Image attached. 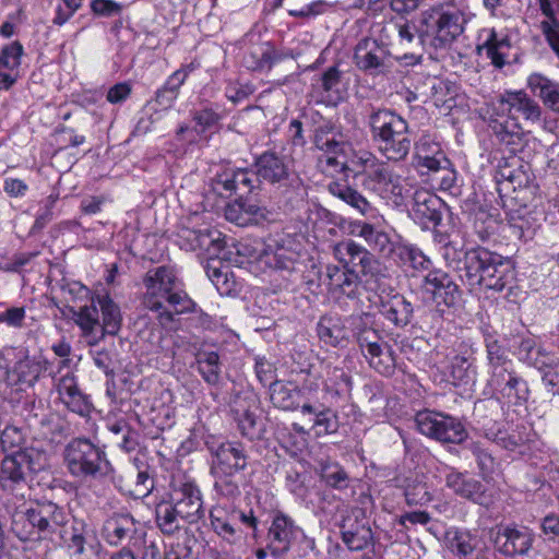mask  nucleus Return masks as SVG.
Returning <instances> with one entry per match:
<instances>
[{"instance_id":"1","label":"nucleus","mask_w":559,"mask_h":559,"mask_svg":"<svg viewBox=\"0 0 559 559\" xmlns=\"http://www.w3.org/2000/svg\"><path fill=\"white\" fill-rule=\"evenodd\" d=\"M143 284V306L156 313V320L163 328L170 326L176 314L195 311V302L183 289V284L173 266L162 265L148 270Z\"/></svg>"},{"instance_id":"2","label":"nucleus","mask_w":559,"mask_h":559,"mask_svg":"<svg viewBox=\"0 0 559 559\" xmlns=\"http://www.w3.org/2000/svg\"><path fill=\"white\" fill-rule=\"evenodd\" d=\"M205 515L203 495L194 479L174 476L167 497L155 506V522L164 535H174L185 524H195Z\"/></svg>"},{"instance_id":"3","label":"nucleus","mask_w":559,"mask_h":559,"mask_svg":"<svg viewBox=\"0 0 559 559\" xmlns=\"http://www.w3.org/2000/svg\"><path fill=\"white\" fill-rule=\"evenodd\" d=\"M333 254L342 265H328L325 273L330 290L337 297L356 299L361 292L358 274L349 265H360L365 275L373 274L377 263L372 253L355 241L348 239L333 247Z\"/></svg>"},{"instance_id":"4","label":"nucleus","mask_w":559,"mask_h":559,"mask_svg":"<svg viewBox=\"0 0 559 559\" xmlns=\"http://www.w3.org/2000/svg\"><path fill=\"white\" fill-rule=\"evenodd\" d=\"M67 522L68 514L51 501L23 503L11 514V531L21 540H55V534H60Z\"/></svg>"},{"instance_id":"5","label":"nucleus","mask_w":559,"mask_h":559,"mask_svg":"<svg viewBox=\"0 0 559 559\" xmlns=\"http://www.w3.org/2000/svg\"><path fill=\"white\" fill-rule=\"evenodd\" d=\"M350 163L356 168L355 177L361 178L364 190L383 200L400 203L403 194L402 178L386 162L361 150L354 153Z\"/></svg>"},{"instance_id":"6","label":"nucleus","mask_w":559,"mask_h":559,"mask_svg":"<svg viewBox=\"0 0 559 559\" xmlns=\"http://www.w3.org/2000/svg\"><path fill=\"white\" fill-rule=\"evenodd\" d=\"M369 127L380 153L388 160L401 162L406 158L412 141L405 119L392 110L377 109L369 116Z\"/></svg>"},{"instance_id":"7","label":"nucleus","mask_w":559,"mask_h":559,"mask_svg":"<svg viewBox=\"0 0 559 559\" xmlns=\"http://www.w3.org/2000/svg\"><path fill=\"white\" fill-rule=\"evenodd\" d=\"M493 110L501 119L493 120L492 129L503 140L506 135L516 134L522 129L520 120L537 123L542 118V108L524 91H506L497 97Z\"/></svg>"},{"instance_id":"8","label":"nucleus","mask_w":559,"mask_h":559,"mask_svg":"<svg viewBox=\"0 0 559 559\" xmlns=\"http://www.w3.org/2000/svg\"><path fill=\"white\" fill-rule=\"evenodd\" d=\"M474 16L466 0H448L437 3L423 13V23L440 46L452 44Z\"/></svg>"},{"instance_id":"9","label":"nucleus","mask_w":559,"mask_h":559,"mask_svg":"<svg viewBox=\"0 0 559 559\" xmlns=\"http://www.w3.org/2000/svg\"><path fill=\"white\" fill-rule=\"evenodd\" d=\"M64 462L70 474L82 479H98L112 471L105 451L85 438L69 442L64 450Z\"/></svg>"},{"instance_id":"10","label":"nucleus","mask_w":559,"mask_h":559,"mask_svg":"<svg viewBox=\"0 0 559 559\" xmlns=\"http://www.w3.org/2000/svg\"><path fill=\"white\" fill-rule=\"evenodd\" d=\"M415 423L420 433L441 443L460 444L468 437L467 430L460 419L442 413L419 412L415 417Z\"/></svg>"},{"instance_id":"11","label":"nucleus","mask_w":559,"mask_h":559,"mask_svg":"<svg viewBox=\"0 0 559 559\" xmlns=\"http://www.w3.org/2000/svg\"><path fill=\"white\" fill-rule=\"evenodd\" d=\"M44 460L45 454L35 448L7 454L0 464V486L5 490H12L24 484L26 472L39 471Z\"/></svg>"},{"instance_id":"12","label":"nucleus","mask_w":559,"mask_h":559,"mask_svg":"<svg viewBox=\"0 0 559 559\" xmlns=\"http://www.w3.org/2000/svg\"><path fill=\"white\" fill-rule=\"evenodd\" d=\"M337 526L342 540L352 551L367 548L373 540V533L368 521L360 516V511L345 507L340 510Z\"/></svg>"},{"instance_id":"13","label":"nucleus","mask_w":559,"mask_h":559,"mask_svg":"<svg viewBox=\"0 0 559 559\" xmlns=\"http://www.w3.org/2000/svg\"><path fill=\"white\" fill-rule=\"evenodd\" d=\"M354 62L359 70L370 75H380L389 71L391 56L383 43L365 37L355 47Z\"/></svg>"},{"instance_id":"14","label":"nucleus","mask_w":559,"mask_h":559,"mask_svg":"<svg viewBox=\"0 0 559 559\" xmlns=\"http://www.w3.org/2000/svg\"><path fill=\"white\" fill-rule=\"evenodd\" d=\"M424 284L426 292L431 295L437 308H454L462 299L460 286L449 273L441 269L429 271L424 277Z\"/></svg>"},{"instance_id":"15","label":"nucleus","mask_w":559,"mask_h":559,"mask_svg":"<svg viewBox=\"0 0 559 559\" xmlns=\"http://www.w3.org/2000/svg\"><path fill=\"white\" fill-rule=\"evenodd\" d=\"M213 456V471L217 474H237L248 466V455L239 442L225 441L209 445Z\"/></svg>"},{"instance_id":"16","label":"nucleus","mask_w":559,"mask_h":559,"mask_svg":"<svg viewBox=\"0 0 559 559\" xmlns=\"http://www.w3.org/2000/svg\"><path fill=\"white\" fill-rule=\"evenodd\" d=\"M302 535V530L295 521L283 514H276L267 532V548L275 557H281L289 551L293 545Z\"/></svg>"},{"instance_id":"17","label":"nucleus","mask_w":559,"mask_h":559,"mask_svg":"<svg viewBox=\"0 0 559 559\" xmlns=\"http://www.w3.org/2000/svg\"><path fill=\"white\" fill-rule=\"evenodd\" d=\"M535 535L526 526L507 525L497 531L493 543L504 556H524L533 546Z\"/></svg>"},{"instance_id":"18","label":"nucleus","mask_w":559,"mask_h":559,"mask_svg":"<svg viewBox=\"0 0 559 559\" xmlns=\"http://www.w3.org/2000/svg\"><path fill=\"white\" fill-rule=\"evenodd\" d=\"M489 374L488 385L496 394L514 404L527 400V383L516 374L513 364Z\"/></svg>"},{"instance_id":"19","label":"nucleus","mask_w":559,"mask_h":559,"mask_svg":"<svg viewBox=\"0 0 559 559\" xmlns=\"http://www.w3.org/2000/svg\"><path fill=\"white\" fill-rule=\"evenodd\" d=\"M318 378L322 380L323 390L334 396L349 393L352 377L344 369L338 358H323L317 367Z\"/></svg>"},{"instance_id":"20","label":"nucleus","mask_w":559,"mask_h":559,"mask_svg":"<svg viewBox=\"0 0 559 559\" xmlns=\"http://www.w3.org/2000/svg\"><path fill=\"white\" fill-rule=\"evenodd\" d=\"M69 312L75 324L81 329L82 336L90 345H95L103 340V329L100 328L96 299L92 298L88 305L78 308L70 307Z\"/></svg>"},{"instance_id":"21","label":"nucleus","mask_w":559,"mask_h":559,"mask_svg":"<svg viewBox=\"0 0 559 559\" xmlns=\"http://www.w3.org/2000/svg\"><path fill=\"white\" fill-rule=\"evenodd\" d=\"M211 526L213 531L229 544H236L241 539V532L237 527L238 512L230 506L216 503L210 511Z\"/></svg>"},{"instance_id":"22","label":"nucleus","mask_w":559,"mask_h":559,"mask_svg":"<svg viewBox=\"0 0 559 559\" xmlns=\"http://www.w3.org/2000/svg\"><path fill=\"white\" fill-rule=\"evenodd\" d=\"M255 178V174L248 169H225L216 176L214 189L228 197L243 195L253 190Z\"/></svg>"},{"instance_id":"23","label":"nucleus","mask_w":559,"mask_h":559,"mask_svg":"<svg viewBox=\"0 0 559 559\" xmlns=\"http://www.w3.org/2000/svg\"><path fill=\"white\" fill-rule=\"evenodd\" d=\"M255 176L271 185H283L290 175H295L284 157L274 152H264L255 162Z\"/></svg>"},{"instance_id":"24","label":"nucleus","mask_w":559,"mask_h":559,"mask_svg":"<svg viewBox=\"0 0 559 559\" xmlns=\"http://www.w3.org/2000/svg\"><path fill=\"white\" fill-rule=\"evenodd\" d=\"M492 253V251L483 247L466 250L465 264L463 266L464 274L461 277L471 292L479 288L481 276L486 273Z\"/></svg>"},{"instance_id":"25","label":"nucleus","mask_w":559,"mask_h":559,"mask_svg":"<svg viewBox=\"0 0 559 559\" xmlns=\"http://www.w3.org/2000/svg\"><path fill=\"white\" fill-rule=\"evenodd\" d=\"M57 391L61 402L69 411L81 416H87L90 414L92 404L88 397L79 389L73 374L67 373L62 376L58 381Z\"/></svg>"},{"instance_id":"26","label":"nucleus","mask_w":559,"mask_h":559,"mask_svg":"<svg viewBox=\"0 0 559 559\" xmlns=\"http://www.w3.org/2000/svg\"><path fill=\"white\" fill-rule=\"evenodd\" d=\"M490 263L484 276H481L479 288L502 290L513 278V270L509 260L493 252Z\"/></svg>"},{"instance_id":"27","label":"nucleus","mask_w":559,"mask_h":559,"mask_svg":"<svg viewBox=\"0 0 559 559\" xmlns=\"http://www.w3.org/2000/svg\"><path fill=\"white\" fill-rule=\"evenodd\" d=\"M353 233L361 237L369 248L381 258L392 260L399 242H393L386 233L374 228L368 223L355 225Z\"/></svg>"},{"instance_id":"28","label":"nucleus","mask_w":559,"mask_h":559,"mask_svg":"<svg viewBox=\"0 0 559 559\" xmlns=\"http://www.w3.org/2000/svg\"><path fill=\"white\" fill-rule=\"evenodd\" d=\"M135 520L128 513H116L105 520L102 536L110 546H118L135 533Z\"/></svg>"},{"instance_id":"29","label":"nucleus","mask_w":559,"mask_h":559,"mask_svg":"<svg viewBox=\"0 0 559 559\" xmlns=\"http://www.w3.org/2000/svg\"><path fill=\"white\" fill-rule=\"evenodd\" d=\"M415 160L419 168H426L431 171L448 164V158L441 148L440 143L436 142L430 135H423L415 144Z\"/></svg>"},{"instance_id":"30","label":"nucleus","mask_w":559,"mask_h":559,"mask_svg":"<svg viewBox=\"0 0 559 559\" xmlns=\"http://www.w3.org/2000/svg\"><path fill=\"white\" fill-rule=\"evenodd\" d=\"M194 70L193 63L185 64L176 70L165 84L156 91L154 102L163 109L170 108L179 95L180 87Z\"/></svg>"},{"instance_id":"31","label":"nucleus","mask_w":559,"mask_h":559,"mask_svg":"<svg viewBox=\"0 0 559 559\" xmlns=\"http://www.w3.org/2000/svg\"><path fill=\"white\" fill-rule=\"evenodd\" d=\"M412 304L400 294H395L385 300H381L380 313L399 328L406 326L413 318Z\"/></svg>"},{"instance_id":"32","label":"nucleus","mask_w":559,"mask_h":559,"mask_svg":"<svg viewBox=\"0 0 559 559\" xmlns=\"http://www.w3.org/2000/svg\"><path fill=\"white\" fill-rule=\"evenodd\" d=\"M447 486L462 498L484 503V487L480 481L464 473L451 472L445 478Z\"/></svg>"},{"instance_id":"33","label":"nucleus","mask_w":559,"mask_h":559,"mask_svg":"<svg viewBox=\"0 0 559 559\" xmlns=\"http://www.w3.org/2000/svg\"><path fill=\"white\" fill-rule=\"evenodd\" d=\"M527 86L539 97L551 111L559 114V83L539 73H533L527 79Z\"/></svg>"},{"instance_id":"34","label":"nucleus","mask_w":559,"mask_h":559,"mask_svg":"<svg viewBox=\"0 0 559 559\" xmlns=\"http://www.w3.org/2000/svg\"><path fill=\"white\" fill-rule=\"evenodd\" d=\"M317 334L321 342L332 347H341L347 341V331L341 317L325 314L317 324Z\"/></svg>"},{"instance_id":"35","label":"nucleus","mask_w":559,"mask_h":559,"mask_svg":"<svg viewBox=\"0 0 559 559\" xmlns=\"http://www.w3.org/2000/svg\"><path fill=\"white\" fill-rule=\"evenodd\" d=\"M180 247L186 250H210L211 247H218L219 233L210 228L192 229L182 227L178 231Z\"/></svg>"},{"instance_id":"36","label":"nucleus","mask_w":559,"mask_h":559,"mask_svg":"<svg viewBox=\"0 0 559 559\" xmlns=\"http://www.w3.org/2000/svg\"><path fill=\"white\" fill-rule=\"evenodd\" d=\"M440 199L427 191H417L414 195L413 214L424 225H437L441 221Z\"/></svg>"},{"instance_id":"37","label":"nucleus","mask_w":559,"mask_h":559,"mask_svg":"<svg viewBox=\"0 0 559 559\" xmlns=\"http://www.w3.org/2000/svg\"><path fill=\"white\" fill-rule=\"evenodd\" d=\"M272 404L284 411H296L302 400L301 390L293 382L274 381L271 386Z\"/></svg>"},{"instance_id":"38","label":"nucleus","mask_w":559,"mask_h":559,"mask_svg":"<svg viewBox=\"0 0 559 559\" xmlns=\"http://www.w3.org/2000/svg\"><path fill=\"white\" fill-rule=\"evenodd\" d=\"M392 261L414 271H427L431 266V260L418 247L402 242L397 243Z\"/></svg>"},{"instance_id":"39","label":"nucleus","mask_w":559,"mask_h":559,"mask_svg":"<svg viewBox=\"0 0 559 559\" xmlns=\"http://www.w3.org/2000/svg\"><path fill=\"white\" fill-rule=\"evenodd\" d=\"M369 366L383 376L393 374L396 367V356L392 346L386 342H380L364 356Z\"/></svg>"},{"instance_id":"40","label":"nucleus","mask_w":559,"mask_h":559,"mask_svg":"<svg viewBox=\"0 0 559 559\" xmlns=\"http://www.w3.org/2000/svg\"><path fill=\"white\" fill-rule=\"evenodd\" d=\"M328 190L331 194L356 209L362 215H367L372 211L370 202L347 183L332 181L329 183Z\"/></svg>"},{"instance_id":"41","label":"nucleus","mask_w":559,"mask_h":559,"mask_svg":"<svg viewBox=\"0 0 559 559\" xmlns=\"http://www.w3.org/2000/svg\"><path fill=\"white\" fill-rule=\"evenodd\" d=\"M510 41L507 37L499 38L496 31L492 28L489 31L486 40L483 45L477 47L478 52L480 53L485 50L487 58L491 60V63L501 69L504 67L507 62V56L510 50Z\"/></svg>"},{"instance_id":"42","label":"nucleus","mask_w":559,"mask_h":559,"mask_svg":"<svg viewBox=\"0 0 559 559\" xmlns=\"http://www.w3.org/2000/svg\"><path fill=\"white\" fill-rule=\"evenodd\" d=\"M255 402L242 400L236 402L233 412L235 413V419L238 423L240 433L249 439H254L259 430L257 429V415H255Z\"/></svg>"},{"instance_id":"43","label":"nucleus","mask_w":559,"mask_h":559,"mask_svg":"<svg viewBox=\"0 0 559 559\" xmlns=\"http://www.w3.org/2000/svg\"><path fill=\"white\" fill-rule=\"evenodd\" d=\"M316 145L319 150L325 153V165L324 171H328V168H333L336 173H342L348 169L345 159H340L338 155L343 154L346 148V144L344 142H338L334 138L329 139L322 135H318L316 138Z\"/></svg>"},{"instance_id":"44","label":"nucleus","mask_w":559,"mask_h":559,"mask_svg":"<svg viewBox=\"0 0 559 559\" xmlns=\"http://www.w3.org/2000/svg\"><path fill=\"white\" fill-rule=\"evenodd\" d=\"M280 60H282V55H280L274 47L265 45L246 53L243 64L251 71L262 72L271 70L272 66Z\"/></svg>"},{"instance_id":"45","label":"nucleus","mask_w":559,"mask_h":559,"mask_svg":"<svg viewBox=\"0 0 559 559\" xmlns=\"http://www.w3.org/2000/svg\"><path fill=\"white\" fill-rule=\"evenodd\" d=\"M277 189L283 203L290 209L298 207L308 195L307 187L298 174L290 175L287 181L277 186Z\"/></svg>"},{"instance_id":"46","label":"nucleus","mask_w":559,"mask_h":559,"mask_svg":"<svg viewBox=\"0 0 559 559\" xmlns=\"http://www.w3.org/2000/svg\"><path fill=\"white\" fill-rule=\"evenodd\" d=\"M97 306L102 311L100 328L103 337L106 333L115 335L118 333L121 324V314L119 307L108 296H97Z\"/></svg>"},{"instance_id":"47","label":"nucleus","mask_w":559,"mask_h":559,"mask_svg":"<svg viewBox=\"0 0 559 559\" xmlns=\"http://www.w3.org/2000/svg\"><path fill=\"white\" fill-rule=\"evenodd\" d=\"M367 319V313L357 317L355 321L358 323H355L354 328L355 337L364 356L384 341L376 329L368 325Z\"/></svg>"},{"instance_id":"48","label":"nucleus","mask_w":559,"mask_h":559,"mask_svg":"<svg viewBox=\"0 0 559 559\" xmlns=\"http://www.w3.org/2000/svg\"><path fill=\"white\" fill-rule=\"evenodd\" d=\"M321 479L334 489H346L349 486V476L336 462L321 461L319 463Z\"/></svg>"},{"instance_id":"49","label":"nucleus","mask_w":559,"mask_h":559,"mask_svg":"<svg viewBox=\"0 0 559 559\" xmlns=\"http://www.w3.org/2000/svg\"><path fill=\"white\" fill-rule=\"evenodd\" d=\"M480 540L477 535L468 531H455L449 537V549L460 558L471 556L479 546Z\"/></svg>"},{"instance_id":"50","label":"nucleus","mask_w":559,"mask_h":559,"mask_svg":"<svg viewBox=\"0 0 559 559\" xmlns=\"http://www.w3.org/2000/svg\"><path fill=\"white\" fill-rule=\"evenodd\" d=\"M198 370L209 384H217L221 379L219 356L215 352H200L197 355Z\"/></svg>"},{"instance_id":"51","label":"nucleus","mask_w":559,"mask_h":559,"mask_svg":"<svg viewBox=\"0 0 559 559\" xmlns=\"http://www.w3.org/2000/svg\"><path fill=\"white\" fill-rule=\"evenodd\" d=\"M404 496L408 506H424L428 503L432 496L424 476H416L406 480Z\"/></svg>"},{"instance_id":"52","label":"nucleus","mask_w":559,"mask_h":559,"mask_svg":"<svg viewBox=\"0 0 559 559\" xmlns=\"http://www.w3.org/2000/svg\"><path fill=\"white\" fill-rule=\"evenodd\" d=\"M509 228L511 235L520 240L531 239L535 231L534 218L525 212L524 214H510Z\"/></svg>"},{"instance_id":"53","label":"nucleus","mask_w":559,"mask_h":559,"mask_svg":"<svg viewBox=\"0 0 559 559\" xmlns=\"http://www.w3.org/2000/svg\"><path fill=\"white\" fill-rule=\"evenodd\" d=\"M486 352L490 368L489 373L497 371L499 368L510 367V365H512V360L508 357L507 350L497 340H487Z\"/></svg>"},{"instance_id":"54","label":"nucleus","mask_w":559,"mask_h":559,"mask_svg":"<svg viewBox=\"0 0 559 559\" xmlns=\"http://www.w3.org/2000/svg\"><path fill=\"white\" fill-rule=\"evenodd\" d=\"M66 524L61 526L60 534H55L53 543H64L74 555H81L84 551L85 538L75 527L71 531L64 530Z\"/></svg>"},{"instance_id":"55","label":"nucleus","mask_w":559,"mask_h":559,"mask_svg":"<svg viewBox=\"0 0 559 559\" xmlns=\"http://www.w3.org/2000/svg\"><path fill=\"white\" fill-rule=\"evenodd\" d=\"M1 447L4 452L15 453L17 451H24L25 438L21 429L9 426L5 427L1 433Z\"/></svg>"},{"instance_id":"56","label":"nucleus","mask_w":559,"mask_h":559,"mask_svg":"<svg viewBox=\"0 0 559 559\" xmlns=\"http://www.w3.org/2000/svg\"><path fill=\"white\" fill-rule=\"evenodd\" d=\"M471 451L476 457L481 476L486 479L490 477L497 467L495 457L484 449L478 442L471 444Z\"/></svg>"},{"instance_id":"57","label":"nucleus","mask_w":559,"mask_h":559,"mask_svg":"<svg viewBox=\"0 0 559 559\" xmlns=\"http://www.w3.org/2000/svg\"><path fill=\"white\" fill-rule=\"evenodd\" d=\"M441 255L449 267L454 270H463L465 264V252L463 248L457 247L452 241L445 242L441 247Z\"/></svg>"},{"instance_id":"58","label":"nucleus","mask_w":559,"mask_h":559,"mask_svg":"<svg viewBox=\"0 0 559 559\" xmlns=\"http://www.w3.org/2000/svg\"><path fill=\"white\" fill-rule=\"evenodd\" d=\"M235 475L218 474L214 483V489L218 496L234 499L240 495L239 484L234 479Z\"/></svg>"},{"instance_id":"59","label":"nucleus","mask_w":559,"mask_h":559,"mask_svg":"<svg viewBox=\"0 0 559 559\" xmlns=\"http://www.w3.org/2000/svg\"><path fill=\"white\" fill-rule=\"evenodd\" d=\"M312 428L316 429L317 436L333 433L337 430V421L335 415L329 408H322L313 419Z\"/></svg>"},{"instance_id":"60","label":"nucleus","mask_w":559,"mask_h":559,"mask_svg":"<svg viewBox=\"0 0 559 559\" xmlns=\"http://www.w3.org/2000/svg\"><path fill=\"white\" fill-rule=\"evenodd\" d=\"M430 173L435 175L433 180L438 182L441 190H451L456 182V171L452 168V164L448 158V164L432 169Z\"/></svg>"},{"instance_id":"61","label":"nucleus","mask_w":559,"mask_h":559,"mask_svg":"<svg viewBox=\"0 0 559 559\" xmlns=\"http://www.w3.org/2000/svg\"><path fill=\"white\" fill-rule=\"evenodd\" d=\"M23 47L19 41L5 46L0 53V67L13 70L21 63Z\"/></svg>"},{"instance_id":"62","label":"nucleus","mask_w":559,"mask_h":559,"mask_svg":"<svg viewBox=\"0 0 559 559\" xmlns=\"http://www.w3.org/2000/svg\"><path fill=\"white\" fill-rule=\"evenodd\" d=\"M542 536L547 542L559 544V514L549 513L539 522Z\"/></svg>"},{"instance_id":"63","label":"nucleus","mask_w":559,"mask_h":559,"mask_svg":"<svg viewBox=\"0 0 559 559\" xmlns=\"http://www.w3.org/2000/svg\"><path fill=\"white\" fill-rule=\"evenodd\" d=\"M296 254L283 247L277 248L272 254L267 255V263L278 270H294Z\"/></svg>"},{"instance_id":"64","label":"nucleus","mask_w":559,"mask_h":559,"mask_svg":"<svg viewBox=\"0 0 559 559\" xmlns=\"http://www.w3.org/2000/svg\"><path fill=\"white\" fill-rule=\"evenodd\" d=\"M192 119L195 122L197 132L203 133L218 122L219 115L211 108H204L194 111Z\"/></svg>"}]
</instances>
